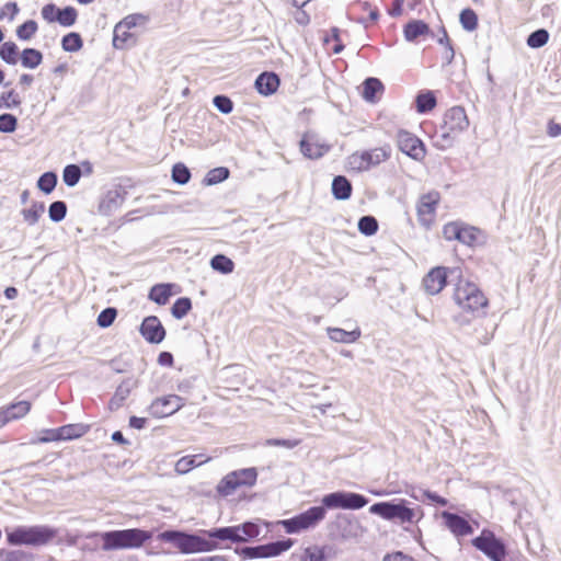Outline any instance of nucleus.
I'll return each mask as SVG.
<instances>
[{
	"instance_id": "obj_6",
	"label": "nucleus",
	"mask_w": 561,
	"mask_h": 561,
	"mask_svg": "<svg viewBox=\"0 0 561 561\" xmlns=\"http://www.w3.org/2000/svg\"><path fill=\"white\" fill-rule=\"evenodd\" d=\"M261 526L254 522H245L237 526L221 527L209 533L211 538L230 540L232 542H247L261 534Z\"/></svg>"
},
{
	"instance_id": "obj_33",
	"label": "nucleus",
	"mask_w": 561,
	"mask_h": 561,
	"mask_svg": "<svg viewBox=\"0 0 561 561\" xmlns=\"http://www.w3.org/2000/svg\"><path fill=\"white\" fill-rule=\"evenodd\" d=\"M362 153L368 169L386 161L389 158V152L385 148H375L369 151H363Z\"/></svg>"
},
{
	"instance_id": "obj_21",
	"label": "nucleus",
	"mask_w": 561,
	"mask_h": 561,
	"mask_svg": "<svg viewBox=\"0 0 561 561\" xmlns=\"http://www.w3.org/2000/svg\"><path fill=\"white\" fill-rule=\"evenodd\" d=\"M32 546H44L58 535V529L46 525H37L32 526Z\"/></svg>"
},
{
	"instance_id": "obj_12",
	"label": "nucleus",
	"mask_w": 561,
	"mask_h": 561,
	"mask_svg": "<svg viewBox=\"0 0 561 561\" xmlns=\"http://www.w3.org/2000/svg\"><path fill=\"white\" fill-rule=\"evenodd\" d=\"M398 148L412 159L420 161L425 157V148L423 142L405 130H399L397 134Z\"/></svg>"
},
{
	"instance_id": "obj_31",
	"label": "nucleus",
	"mask_w": 561,
	"mask_h": 561,
	"mask_svg": "<svg viewBox=\"0 0 561 561\" xmlns=\"http://www.w3.org/2000/svg\"><path fill=\"white\" fill-rule=\"evenodd\" d=\"M171 287L170 284L156 285L151 288L149 298L158 305H165L172 295Z\"/></svg>"
},
{
	"instance_id": "obj_41",
	"label": "nucleus",
	"mask_w": 561,
	"mask_h": 561,
	"mask_svg": "<svg viewBox=\"0 0 561 561\" xmlns=\"http://www.w3.org/2000/svg\"><path fill=\"white\" fill-rule=\"evenodd\" d=\"M81 169L77 164H68L62 172V180L65 184L72 187L78 184L81 178Z\"/></svg>"
},
{
	"instance_id": "obj_50",
	"label": "nucleus",
	"mask_w": 561,
	"mask_h": 561,
	"mask_svg": "<svg viewBox=\"0 0 561 561\" xmlns=\"http://www.w3.org/2000/svg\"><path fill=\"white\" fill-rule=\"evenodd\" d=\"M66 214L67 205L65 202L61 201L51 203L48 208L49 218L55 222L61 221L66 217Z\"/></svg>"
},
{
	"instance_id": "obj_35",
	"label": "nucleus",
	"mask_w": 561,
	"mask_h": 561,
	"mask_svg": "<svg viewBox=\"0 0 561 561\" xmlns=\"http://www.w3.org/2000/svg\"><path fill=\"white\" fill-rule=\"evenodd\" d=\"M478 237L479 230L477 228L461 224L456 240L466 245H473L478 241Z\"/></svg>"
},
{
	"instance_id": "obj_36",
	"label": "nucleus",
	"mask_w": 561,
	"mask_h": 561,
	"mask_svg": "<svg viewBox=\"0 0 561 561\" xmlns=\"http://www.w3.org/2000/svg\"><path fill=\"white\" fill-rule=\"evenodd\" d=\"M18 53L19 48L13 42H5L0 47V57L9 65H15L18 62Z\"/></svg>"
},
{
	"instance_id": "obj_47",
	"label": "nucleus",
	"mask_w": 561,
	"mask_h": 561,
	"mask_svg": "<svg viewBox=\"0 0 561 561\" xmlns=\"http://www.w3.org/2000/svg\"><path fill=\"white\" fill-rule=\"evenodd\" d=\"M57 184V175L53 172H46L41 175L37 181L38 188L45 194H49L54 191Z\"/></svg>"
},
{
	"instance_id": "obj_42",
	"label": "nucleus",
	"mask_w": 561,
	"mask_h": 561,
	"mask_svg": "<svg viewBox=\"0 0 561 561\" xmlns=\"http://www.w3.org/2000/svg\"><path fill=\"white\" fill-rule=\"evenodd\" d=\"M77 18H78L77 10L72 7H66L64 9H59V12L57 14V22L61 26L69 27L76 23Z\"/></svg>"
},
{
	"instance_id": "obj_37",
	"label": "nucleus",
	"mask_w": 561,
	"mask_h": 561,
	"mask_svg": "<svg viewBox=\"0 0 561 561\" xmlns=\"http://www.w3.org/2000/svg\"><path fill=\"white\" fill-rule=\"evenodd\" d=\"M239 488L236 476L231 472L225 476L217 485V491L224 496L231 495Z\"/></svg>"
},
{
	"instance_id": "obj_38",
	"label": "nucleus",
	"mask_w": 561,
	"mask_h": 561,
	"mask_svg": "<svg viewBox=\"0 0 561 561\" xmlns=\"http://www.w3.org/2000/svg\"><path fill=\"white\" fill-rule=\"evenodd\" d=\"M83 42L78 33H69L62 37L61 47L65 51L75 53L82 48Z\"/></svg>"
},
{
	"instance_id": "obj_49",
	"label": "nucleus",
	"mask_w": 561,
	"mask_h": 561,
	"mask_svg": "<svg viewBox=\"0 0 561 561\" xmlns=\"http://www.w3.org/2000/svg\"><path fill=\"white\" fill-rule=\"evenodd\" d=\"M228 176H229V170L227 168H224V167L215 168L207 173V175L205 178V183L207 185H214V184L225 181L226 179H228Z\"/></svg>"
},
{
	"instance_id": "obj_55",
	"label": "nucleus",
	"mask_w": 561,
	"mask_h": 561,
	"mask_svg": "<svg viewBox=\"0 0 561 561\" xmlns=\"http://www.w3.org/2000/svg\"><path fill=\"white\" fill-rule=\"evenodd\" d=\"M16 128V118L11 114L0 115V131L12 133Z\"/></svg>"
},
{
	"instance_id": "obj_61",
	"label": "nucleus",
	"mask_w": 561,
	"mask_h": 561,
	"mask_svg": "<svg viewBox=\"0 0 561 561\" xmlns=\"http://www.w3.org/2000/svg\"><path fill=\"white\" fill-rule=\"evenodd\" d=\"M420 493L425 496V501L428 500L431 502H434V503H437L442 506H445L447 504V500L439 496L438 494L436 493H433L428 490H420Z\"/></svg>"
},
{
	"instance_id": "obj_29",
	"label": "nucleus",
	"mask_w": 561,
	"mask_h": 561,
	"mask_svg": "<svg viewBox=\"0 0 561 561\" xmlns=\"http://www.w3.org/2000/svg\"><path fill=\"white\" fill-rule=\"evenodd\" d=\"M383 85L377 78H368L363 83L362 96L367 101L374 103L377 93L381 92Z\"/></svg>"
},
{
	"instance_id": "obj_14",
	"label": "nucleus",
	"mask_w": 561,
	"mask_h": 561,
	"mask_svg": "<svg viewBox=\"0 0 561 561\" xmlns=\"http://www.w3.org/2000/svg\"><path fill=\"white\" fill-rule=\"evenodd\" d=\"M125 196L126 192L121 186H114L107 190L101 197L99 211L105 216L114 214L125 202Z\"/></svg>"
},
{
	"instance_id": "obj_39",
	"label": "nucleus",
	"mask_w": 561,
	"mask_h": 561,
	"mask_svg": "<svg viewBox=\"0 0 561 561\" xmlns=\"http://www.w3.org/2000/svg\"><path fill=\"white\" fill-rule=\"evenodd\" d=\"M210 266L220 273L229 274L233 271V262L222 254L215 255L210 261Z\"/></svg>"
},
{
	"instance_id": "obj_3",
	"label": "nucleus",
	"mask_w": 561,
	"mask_h": 561,
	"mask_svg": "<svg viewBox=\"0 0 561 561\" xmlns=\"http://www.w3.org/2000/svg\"><path fill=\"white\" fill-rule=\"evenodd\" d=\"M469 119L465 110L460 106L449 108L443 118V123L435 129L432 138L436 148L445 150L453 146L456 137L466 130Z\"/></svg>"
},
{
	"instance_id": "obj_34",
	"label": "nucleus",
	"mask_w": 561,
	"mask_h": 561,
	"mask_svg": "<svg viewBox=\"0 0 561 561\" xmlns=\"http://www.w3.org/2000/svg\"><path fill=\"white\" fill-rule=\"evenodd\" d=\"M44 211H45L44 203L34 202L30 208L22 210V216H23L24 221L27 225L33 226L39 220V218L42 217Z\"/></svg>"
},
{
	"instance_id": "obj_48",
	"label": "nucleus",
	"mask_w": 561,
	"mask_h": 561,
	"mask_svg": "<svg viewBox=\"0 0 561 561\" xmlns=\"http://www.w3.org/2000/svg\"><path fill=\"white\" fill-rule=\"evenodd\" d=\"M192 308V302L188 298L182 297L179 298L172 306L171 312L172 316L176 319H182L185 317Z\"/></svg>"
},
{
	"instance_id": "obj_25",
	"label": "nucleus",
	"mask_w": 561,
	"mask_h": 561,
	"mask_svg": "<svg viewBox=\"0 0 561 561\" xmlns=\"http://www.w3.org/2000/svg\"><path fill=\"white\" fill-rule=\"evenodd\" d=\"M328 335L333 342L353 343L360 336V331L358 329L346 331L340 328H329Z\"/></svg>"
},
{
	"instance_id": "obj_57",
	"label": "nucleus",
	"mask_w": 561,
	"mask_h": 561,
	"mask_svg": "<svg viewBox=\"0 0 561 561\" xmlns=\"http://www.w3.org/2000/svg\"><path fill=\"white\" fill-rule=\"evenodd\" d=\"M59 9L53 4L48 3L42 8L41 14L45 21L48 23L57 22V14Z\"/></svg>"
},
{
	"instance_id": "obj_51",
	"label": "nucleus",
	"mask_w": 561,
	"mask_h": 561,
	"mask_svg": "<svg viewBox=\"0 0 561 561\" xmlns=\"http://www.w3.org/2000/svg\"><path fill=\"white\" fill-rule=\"evenodd\" d=\"M377 229L378 222L371 216H364L358 221V230L365 236H373Z\"/></svg>"
},
{
	"instance_id": "obj_32",
	"label": "nucleus",
	"mask_w": 561,
	"mask_h": 561,
	"mask_svg": "<svg viewBox=\"0 0 561 561\" xmlns=\"http://www.w3.org/2000/svg\"><path fill=\"white\" fill-rule=\"evenodd\" d=\"M43 55L34 48H25L21 54V64L23 67L34 69L42 64Z\"/></svg>"
},
{
	"instance_id": "obj_22",
	"label": "nucleus",
	"mask_w": 561,
	"mask_h": 561,
	"mask_svg": "<svg viewBox=\"0 0 561 561\" xmlns=\"http://www.w3.org/2000/svg\"><path fill=\"white\" fill-rule=\"evenodd\" d=\"M7 538L11 545L32 546V526H20L13 529H5Z\"/></svg>"
},
{
	"instance_id": "obj_24",
	"label": "nucleus",
	"mask_w": 561,
	"mask_h": 561,
	"mask_svg": "<svg viewBox=\"0 0 561 561\" xmlns=\"http://www.w3.org/2000/svg\"><path fill=\"white\" fill-rule=\"evenodd\" d=\"M330 551L329 546H310L304 549L299 561H327Z\"/></svg>"
},
{
	"instance_id": "obj_44",
	"label": "nucleus",
	"mask_w": 561,
	"mask_h": 561,
	"mask_svg": "<svg viewBox=\"0 0 561 561\" xmlns=\"http://www.w3.org/2000/svg\"><path fill=\"white\" fill-rule=\"evenodd\" d=\"M37 23L34 20H28L16 28V36L21 41H30L37 32Z\"/></svg>"
},
{
	"instance_id": "obj_63",
	"label": "nucleus",
	"mask_w": 561,
	"mask_h": 561,
	"mask_svg": "<svg viewBox=\"0 0 561 561\" xmlns=\"http://www.w3.org/2000/svg\"><path fill=\"white\" fill-rule=\"evenodd\" d=\"M454 57H455V50H454L451 44H448L446 47H444L442 58L446 65H449L454 60Z\"/></svg>"
},
{
	"instance_id": "obj_9",
	"label": "nucleus",
	"mask_w": 561,
	"mask_h": 561,
	"mask_svg": "<svg viewBox=\"0 0 561 561\" xmlns=\"http://www.w3.org/2000/svg\"><path fill=\"white\" fill-rule=\"evenodd\" d=\"M472 545L492 561H504L506 557L505 545L489 529H483Z\"/></svg>"
},
{
	"instance_id": "obj_20",
	"label": "nucleus",
	"mask_w": 561,
	"mask_h": 561,
	"mask_svg": "<svg viewBox=\"0 0 561 561\" xmlns=\"http://www.w3.org/2000/svg\"><path fill=\"white\" fill-rule=\"evenodd\" d=\"M31 403L28 401H19L0 411L1 424H5L12 420L23 417L28 413Z\"/></svg>"
},
{
	"instance_id": "obj_10",
	"label": "nucleus",
	"mask_w": 561,
	"mask_h": 561,
	"mask_svg": "<svg viewBox=\"0 0 561 561\" xmlns=\"http://www.w3.org/2000/svg\"><path fill=\"white\" fill-rule=\"evenodd\" d=\"M290 546L291 542L289 540L275 541L255 547H244L239 550L238 553L243 560L268 559L277 557L282 552L287 551Z\"/></svg>"
},
{
	"instance_id": "obj_7",
	"label": "nucleus",
	"mask_w": 561,
	"mask_h": 561,
	"mask_svg": "<svg viewBox=\"0 0 561 561\" xmlns=\"http://www.w3.org/2000/svg\"><path fill=\"white\" fill-rule=\"evenodd\" d=\"M325 517V510L322 506H313L306 512L289 519L282 520V525L288 534H297L313 528Z\"/></svg>"
},
{
	"instance_id": "obj_23",
	"label": "nucleus",
	"mask_w": 561,
	"mask_h": 561,
	"mask_svg": "<svg viewBox=\"0 0 561 561\" xmlns=\"http://www.w3.org/2000/svg\"><path fill=\"white\" fill-rule=\"evenodd\" d=\"M279 85V79L275 73L264 72L255 80V87L259 93L270 95L274 93Z\"/></svg>"
},
{
	"instance_id": "obj_52",
	"label": "nucleus",
	"mask_w": 561,
	"mask_h": 561,
	"mask_svg": "<svg viewBox=\"0 0 561 561\" xmlns=\"http://www.w3.org/2000/svg\"><path fill=\"white\" fill-rule=\"evenodd\" d=\"M190 170L183 163L174 164L172 169V179L178 184H186L190 181Z\"/></svg>"
},
{
	"instance_id": "obj_56",
	"label": "nucleus",
	"mask_w": 561,
	"mask_h": 561,
	"mask_svg": "<svg viewBox=\"0 0 561 561\" xmlns=\"http://www.w3.org/2000/svg\"><path fill=\"white\" fill-rule=\"evenodd\" d=\"M214 105L224 114H229L232 111V102L225 95L215 96Z\"/></svg>"
},
{
	"instance_id": "obj_58",
	"label": "nucleus",
	"mask_w": 561,
	"mask_h": 561,
	"mask_svg": "<svg viewBox=\"0 0 561 561\" xmlns=\"http://www.w3.org/2000/svg\"><path fill=\"white\" fill-rule=\"evenodd\" d=\"M460 222H448L443 228V236L446 240L453 241L458 238Z\"/></svg>"
},
{
	"instance_id": "obj_27",
	"label": "nucleus",
	"mask_w": 561,
	"mask_h": 561,
	"mask_svg": "<svg viewBox=\"0 0 561 561\" xmlns=\"http://www.w3.org/2000/svg\"><path fill=\"white\" fill-rule=\"evenodd\" d=\"M430 32V27L426 23L421 20H413L409 22L404 27V37L409 42H413L421 35H425Z\"/></svg>"
},
{
	"instance_id": "obj_60",
	"label": "nucleus",
	"mask_w": 561,
	"mask_h": 561,
	"mask_svg": "<svg viewBox=\"0 0 561 561\" xmlns=\"http://www.w3.org/2000/svg\"><path fill=\"white\" fill-rule=\"evenodd\" d=\"M18 12H19L18 4L15 2H8L1 9L0 19L8 16L10 21H13L15 15L18 14Z\"/></svg>"
},
{
	"instance_id": "obj_4",
	"label": "nucleus",
	"mask_w": 561,
	"mask_h": 561,
	"mask_svg": "<svg viewBox=\"0 0 561 561\" xmlns=\"http://www.w3.org/2000/svg\"><path fill=\"white\" fill-rule=\"evenodd\" d=\"M157 539L170 543L184 554L209 551L211 548L209 541L206 539L180 530L162 531L157 536Z\"/></svg>"
},
{
	"instance_id": "obj_17",
	"label": "nucleus",
	"mask_w": 561,
	"mask_h": 561,
	"mask_svg": "<svg viewBox=\"0 0 561 561\" xmlns=\"http://www.w3.org/2000/svg\"><path fill=\"white\" fill-rule=\"evenodd\" d=\"M329 150V147L320 142L313 134L307 133L300 140V151L309 159H319Z\"/></svg>"
},
{
	"instance_id": "obj_15",
	"label": "nucleus",
	"mask_w": 561,
	"mask_h": 561,
	"mask_svg": "<svg viewBox=\"0 0 561 561\" xmlns=\"http://www.w3.org/2000/svg\"><path fill=\"white\" fill-rule=\"evenodd\" d=\"M140 333L146 341L153 344L162 342L165 336L164 328L160 320L154 316L147 317L142 321L140 325Z\"/></svg>"
},
{
	"instance_id": "obj_16",
	"label": "nucleus",
	"mask_w": 561,
	"mask_h": 561,
	"mask_svg": "<svg viewBox=\"0 0 561 561\" xmlns=\"http://www.w3.org/2000/svg\"><path fill=\"white\" fill-rule=\"evenodd\" d=\"M447 268L437 266L432 268L423 278V286L427 294L436 295L446 286Z\"/></svg>"
},
{
	"instance_id": "obj_40",
	"label": "nucleus",
	"mask_w": 561,
	"mask_h": 561,
	"mask_svg": "<svg viewBox=\"0 0 561 561\" xmlns=\"http://www.w3.org/2000/svg\"><path fill=\"white\" fill-rule=\"evenodd\" d=\"M139 19L138 15H128L123 21H121L118 24H116L114 28V38H113V45L115 47H122V45H118V41L121 38V31L123 30H130L137 24V20Z\"/></svg>"
},
{
	"instance_id": "obj_45",
	"label": "nucleus",
	"mask_w": 561,
	"mask_h": 561,
	"mask_svg": "<svg viewBox=\"0 0 561 561\" xmlns=\"http://www.w3.org/2000/svg\"><path fill=\"white\" fill-rule=\"evenodd\" d=\"M460 23L466 31L472 32L478 26V16L471 9H465L460 12Z\"/></svg>"
},
{
	"instance_id": "obj_8",
	"label": "nucleus",
	"mask_w": 561,
	"mask_h": 561,
	"mask_svg": "<svg viewBox=\"0 0 561 561\" xmlns=\"http://www.w3.org/2000/svg\"><path fill=\"white\" fill-rule=\"evenodd\" d=\"M368 503V500L353 492H333L322 497V507L329 510H359Z\"/></svg>"
},
{
	"instance_id": "obj_59",
	"label": "nucleus",
	"mask_w": 561,
	"mask_h": 561,
	"mask_svg": "<svg viewBox=\"0 0 561 561\" xmlns=\"http://www.w3.org/2000/svg\"><path fill=\"white\" fill-rule=\"evenodd\" d=\"M0 561H26V556L22 551H0Z\"/></svg>"
},
{
	"instance_id": "obj_43",
	"label": "nucleus",
	"mask_w": 561,
	"mask_h": 561,
	"mask_svg": "<svg viewBox=\"0 0 561 561\" xmlns=\"http://www.w3.org/2000/svg\"><path fill=\"white\" fill-rule=\"evenodd\" d=\"M436 105V99L432 92L420 93L416 96V108L419 113H426Z\"/></svg>"
},
{
	"instance_id": "obj_62",
	"label": "nucleus",
	"mask_w": 561,
	"mask_h": 561,
	"mask_svg": "<svg viewBox=\"0 0 561 561\" xmlns=\"http://www.w3.org/2000/svg\"><path fill=\"white\" fill-rule=\"evenodd\" d=\"M383 561H416L414 560L412 557L408 556V554H404L403 552H394V553H391V554H387L385 558H383Z\"/></svg>"
},
{
	"instance_id": "obj_26",
	"label": "nucleus",
	"mask_w": 561,
	"mask_h": 561,
	"mask_svg": "<svg viewBox=\"0 0 561 561\" xmlns=\"http://www.w3.org/2000/svg\"><path fill=\"white\" fill-rule=\"evenodd\" d=\"M332 194L336 199L344 201L350 198L352 194L350 181L343 175L335 176L332 182Z\"/></svg>"
},
{
	"instance_id": "obj_19",
	"label": "nucleus",
	"mask_w": 561,
	"mask_h": 561,
	"mask_svg": "<svg viewBox=\"0 0 561 561\" xmlns=\"http://www.w3.org/2000/svg\"><path fill=\"white\" fill-rule=\"evenodd\" d=\"M442 517L445 520L446 527L457 537H462L473 531L470 524L457 514L443 512Z\"/></svg>"
},
{
	"instance_id": "obj_46",
	"label": "nucleus",
	"mask_w": 561,
	"mask_h": 561,
	"mask_svg": "<svg viewBox=\"0 0 561 561\" xmlns=\"http://www.w3.org/2000/svg\"><path fill=\"white\" fill-rule=\"evenodd\" d=\"M549 33L545 28H539L533 32L527 38V45L531 48H540L547 44Z\"/></svg>"
},
{
	"instance_id": "obj_30",
	"label": "nucleus",
	"mask_w": 561,
	"mask_h": 561,
	"mask_svg": "<svg viewBox=\"0 0 561 561\" xmlns=\"http://www.w3.org/2000/svg\"><path fill=\"white\" fill-rule=\"evenodd\" d=\"M236 476V481L239 488L253 486L257 479V471L255 468H244L231 472Z\"/></svg>"
},
{
	"instance_id": "obj_18",
	"label": "nucleus",
	"mask_w": 561,
	"mask_h": 561,
	"mask_svg": "<svg viewBox=\"0 0 561 561\" xmlns=\"http://www.w3.org/2000/svg\"><path fill=\"white\" fill-rule=\"evenodd\" d=\"M46 433L48 434L47 436L38 438L39 443L77 438L83 435L84 431L83 426L81 425L70 424L61 426L57 430H47Z\"/></svg>"
},
{
	"instance_id": "obj_13",
	"label": "nucleus",
	"mask_w": 561,
	"mask_h": 561,
	"mask_svg": "<svg viewBox=\"0 0 561 561\" xmlns=\"http://www.w3.org/2000/svg\"><path fill=\"white\" fill-rule=\"evenodd\" d=\"M184 405V399L176 394L157 398L150 405V413L156 417H165L178 412Z\"/></svg>"
},
{
	"instance_id": "obj_1",
	"label": "nucleus",
	"mask_w": 561,
	"mask_h": 561,
	"mask_svg": "<svg viewBox=\"0 0 561 561\" xmlns=\"http://www.w3.org/2000/svg\"><path fill=\"white\" fill-rule=\"evenodd\" d=\"M453 299L463 314L456 316L454 321L460 327L471 323L472 318L486 314L489 300L477 284L459 278L455 285Z\"/></svg>"
},
{
	"instance_id": "obj_5",
	"label": "nucleus",
	"mask_w": 561,
	"mask_h": 561,
	"mask_svg": "<svg viewBox=\"0 0 561 561\" xmlns=\"http://www.w3.org/2000/svg\"><path fill=\"white\" fill-rule=\"evenodd\" d=\"M371 514H376L387 520L397 519L401 524H412L417 522L422 516L423 512L420 507L412 508L407 506L405 500H400L398 503L392 502H380L369 507Z\"/></svg>"
},
{
	"instance_id": "obj_2",
	"label": "nucleus",
	"mask_w": 561,
	"mask_h": 561,
	"mask_svg": "<svg viewBox=\"0 0 561 561\" xmlns=\"http://www.w3.org/2000/svg\"><path fill=\"white\" fill-rule=\"evenodd\" d=\"M101 538L104 551L119 549H137L152 537V533L139 528L112 530L105 533H91L85 535L88 539Z\"/></svg>"
},
{
	"instance_id": "obj_28",
	"label": "nucleus",
	"mask_w": 561,
	"mask_h": 561,
	"mask_svg": "<svg viewBox=\"0 0 561 561\" xmlns=\"http://www.w3.org/2000/svg\"><path fill=\"white\" fill-rule=\"evenodd\" d=\"M210 458L202 459L201 455L185 456L179 459L175 463V471L180 474L187 473L194 467H198L207 462Z\"/></svg>"
},
{
	"instance_id": "obj_53",
	"label": "nucleus",
	"mask_w": 561,
	"mask_h": 561,
	"mask_svg": "<svg viewBox=\"0 0 561 561\" xmlns=\"http://www.w3.org/2000/svg\"><path fill=\"white\" fill-rule=\"evenodd\" d=\"M116 314L117 312L114 308L104 309L98 317V324L101 328L110 327L114 322Z\"/></svg>"
},
{
	"instance_id": "obj_11",
	"label": "nucleus",
	"mask_w": 561,
	"mask_h": 561,
	"mask_svg": "<svg viewBox=\"0 0 561 561\" xmlns=\"http://www.w3.org/2000/svg\"><path fill=\"white\" fill-rule=\"evenodd\" d=\"M440 201V194L437 191H431L423 194L417 202L416 210L419 222L428 229L436 217V208Z\"/></svg>"
},
{
	"instance_id": "obj_54",
	"label": "nucleus",
	"mask_w": 561,
	"mask_h": 561,
	"mask_svg": "<svg viewBox=\"0 0 561 561\" xmlns=\"http://www.w3.org/2000/svg\"><path fill=\"white\" fill-rule=\"evenodd\" d=\"M347 163H348V167L355 171L360 172V171L368 170L362 152L360 153L356 152V153H353L352 156H350Z\"/></svg>"
},
{
	"instance_id": "obj_64",
	"label": "nucleus",
	"mask_w": 561,
	"mask_h": 561,
	"mask_svg": "<svg viewBox=\"0 0 561 561\" xmlns=\"http://www.w3.org/2000/svg\"><path fill=\"white\" fill-rule=\"evenodd\" d=\"M547 133L550 137H558L561 134V124L550 121L548 123Z\"/></svg>"
}]
</instances>
